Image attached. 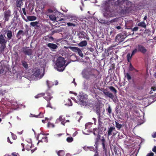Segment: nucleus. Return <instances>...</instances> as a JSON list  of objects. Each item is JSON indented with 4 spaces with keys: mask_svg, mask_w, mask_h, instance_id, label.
Returning a JSON list of instances; mask_svg holds the SVG:
<instances>
[{
    "mask_svg": "<svg viewBox=\"0 0 156 156\" xmlns=\"http://www.w3.org/2000/svg\"><path fill=\"white\" fill-rule=\"evenodd\" d=\"M115 6V9L113 10L109 8L110 4H113L115 0H107L102 2L101 7V9L104 16L108 18L115 16V12H117L121 14H124L126 12L127 7H125V5H128L131 2L127 0H117Z\"/></svg>",
    "mask_w": 156,
    "mask_h": 156,
    "instance_id": "obj_1",
    "label": "nucleus"
},
{
    "mask_svg": "<svg viewBox=\"0 0 156 156\" xmlns=\"http://www.w3.org/2000/svg\"><path fill=\"white\" fill-rule=\"evenodd\" d=\"M66 62L64 58L60 57L58 58L54 68L58 71L62 72L67 64L65 65Z\"/></svg>",
    "mask_w": 156,
    "mask_h": 156,
    "instance_id": "obj_2",
    "label": "nucleus"
},
{
    "mask_svg": "<svg viewBox=\"0 0 156 156\" xmlns=\"http://www.w3.org/2000/svg\"><path fill=\"white\" fill-rule=\"evenodd\" d=\"M96 70L91 68H86L82 71L83 77L86 79L90 78L91 76H95V73Z\"/></svg>",
    "mask_w": 156,
    "mask_h": 156,
    "instance_id": "obj_3",
    "label": "nucleus"
},
{
    "mask_svg": "<svg viewBox=\"0 0 156 156\" xmlns=\"http://www.w3.org/2000/svg\"><path fill=\"white\" fill-rule=\"evenodd\" d=\"M78 97V100H79L78 101V102L74 98H72V99L76 103H78L83 106H86L87 105V103L85 101V98L83 95H79Z\"/></svg>",
    "mask_w": 156,
    "mask_h": 156,
    "instance_id": "obj_4",
    "label": "nucleus"
},
{
    "mask_svg": "<svg viewBox=\"0 0 156 156\" xmlns=\"http://www.w3.org/2000/svg\"><path fill=\"white\" fill-rule=\"evenodd\" d=\"M108 137L112 136V137L115 136L119 132L117 131L114 126H110L108 129L107 131Z\"/></svg>",
    "mask_w": 156,
    "mask_h": 156,
    "instance_id": "obj_5",
    "label": "nucleus"
},
{
    "mask_svg": "<svg viewBox=\"0 0 156 156\" xmlns=\"http://www.w3.org/2000/svg\"><path fill=\"white\" fill-rule=\"evenodd\" d=\"M45 67V64H44L43 65L42 67L41 68V69H38L36 70V71L34 72V75L36 77H38L39 79L41 78L43 76L44 74L42 73L41 75H40V73H41V71L44 72V69Z\"/></svg>",
    "mask_w": 156,
    "mask_h": 156,
    "instance_id": "obj_6",
    "label": "nucleus"
},
{
    "mask_svg": "<svg viewBox=\"0 0 156 156\" xmlns=\"http://www.w3.org/2000/svg\"><path fill=\"white\" fill-rule=\"evenodd\" d=\"M137 48L138 49V52H141L143 54H145L147 52V50L142 45L140 44L138 45Z\"/></svg>",
    "mask_w": 156,
    "mask_h": 156,
    "instance_id": "obj_7",
    "label": "nucleus"
},
{
    "mask_svg": "<svg viewBox=\"0 0 156 156\" xmlns=\"http://www.w3.org/2000/svg\"><path fill=\"white\" fill-rule=\"evenodd\" d=\"M10 11L8 10L5 11L4 13V18L3 19L5 21H8L9 20V17L11 16Z\"/></svg>",
    "mask_w": 156,
    "mask_h": 156,
    "instance_id": "obj_8",
    "label": "nucleus"
},
{
    "mask_svg": "<svg viewBox=\"0 0 156 156\" xmlns=\"http://www.w3.org/2000/svg\"><path fill=\"white\" fill-rule=\"evenodd\" d=\"M65 121V118L63 115H60L59 118L57 119L55 122L56 123H58L60 122H61V124L62 125L64 126Z\"/></svg>",
    "mask_w": 156,
    "mask_h": 156,
    "instance_id": "obj_9",
    "label": "nucleus"
},
{
    "mask_svg": "<svg viewBox=\"0 0 156 156\" xmlns=\"http://www.w3.org/2000/svg\"><path fill=\"white\" fill-rule=\"evenodd\" d=\"M104 109L103 108L100 107H98L96 108V112L98 116L100 117L102 116L103 112H104Z\"/></svg>",
    "mask_w": 156,
    "mask_h": 156,
    "instance_id": "obj_10",
    "label": "nucleus"
},
{
    "mask_svg": "<svg viewBox=\"0 0 156 156\" xmlns=\"http://www.w3.org/2000/svg\"><path fill=\"white\" fill-rule=\"evenodd\" d=\"M23 51L26 55H32L33 51L31 49L25 47L23 48Z\"/></svg>",
    "mask_w": 156,
    "mask_h": 156,
    "instance_id": "obj_11",
    "label": "nucleus"
},
{
    "mask_svg": "<svg viewBox=\"0 0 156 156\" xmlns=\"http://www.w3.org/2000/svg\"><path fill=\"white\" fill-rule=\"evenodd\" d=\"M125 39L124 36L122 34H118L116 37L115 40L116 41H119V42H121L124 41Z\"/></svg>",
    "mask_w": 156,
    "mask_h": 156,
    "instance_id": "obj_12",
    "label": "nucleus"
},
{
    "mask_svg": "<svg viewBox=\"0 0 156 156\" xmlns=\"http://www.w3.org/2000/svg\"><path fill=\"white\" fill-rule=\"evenodd\" d=\"M103 93L106 95L109 98L113 99V101L114 102H115L116 101L115 98H114V96L112 93H110L109 91H104Z\"/></svg>",
    "mask_w": 156,
    "mask_h": 156,
    "instance_id": "obj_13",
    "label": "nucleus"
},
{
    "mask_svg": "<svg viewBox=\"0 0 156 156\" xmlns=\"http://www.w3.org/2000/svg\"><path fill=\"white\" fill-rule=\"evenodd\" d=\"M47 46L51 49H55L58 47L55 44L49 43L47 44Z\"/></svg>",
    "mask_w": 156,
    "mask_h": 156,
    "instance_id": "obj_14",
    "label": "nucleus"
},
{
    "mask_svg": "<svg viewBox=\"0 0 156 156\" xmlns=\"http://www.w3.org/2000/svg\"><path fill=\"white\" fill-rule=\"evenodd\" d=\"M7 41L5 40L2 34L0 35V44H6Z\"/></svg>",
    "mask_w": 156,
    "mask_h": 156,
    "instance_id": "obj_15",
    "label": "nucleus"
},
{
    "mask_svg": "<svg viewBox=\"0 0 156 156\" xmlns=\"http://www.w3.org/2000/svg\"><path fill=\"white\" fill-rule=\"evenodd\" d=\"M66 17L68 19H70V21L74 20L73 22H75V20H76V18L74 15L71 14H68L66 15Z\"/></svg>",
    "mask_w": 156,
    "mask_h": 156,
    "instance_id": "obj_16",
    "label": "nucleus"
},
{
    "mask_svg": "<svg viewBox=\"0 0 156 156\" xmlns=\"http://www.w3.org/2000/svg\"><path fill=\"white\" fill-rule=\"evenodd\" d=\"M27 18L28 20L29 21H33L36 20L37 19V17L34 16H28L27 17Z\"/></svg>",
    "mask_w": 156,
    "mask_h": 156,
    "instance_id": "obj_17",
    "label": "nucleus"
},
{
    "mask_svg": "<svg viewBox=\"0 0 156 156\" xmlns=\"http://www.w3.org/2000/svg\"><path fill=\"white\" fill-rule=\"evenodd\" d=\"M69 48L72 51L75 52H78L80 48L75 47H69Z\"/></svg>",
    "mask_w": 156,
    "mask_h": 156,
    "instance_id": "obj_18",
    "label": "nucleus"
},
{
    "mask_svg": "<svg viewBox=\"0 0 156 156\" xmlns=\"http://www.w3.org/2000/svg\"><path fill=\"white\" fill-rule=\"evenodd\" d=\"M48 137L46 136H44V137H42L41 140H38V142L37 143V144H38L39 142H44L47 143V142H48Z\"/></svg>",
    "mask_w": 156,
    "mask_h": 156,
    "instance_id": "obj_19",
    "label": "nucleus"
},
{
    "mask_svg": "<svg viewBox=\"0 0 156 156\" xmlns=\"http://www.w3.org/2000/svg\"><path fill=\"white\" fill-rule=\"evenodd\" d=\"M87 44V42L86 41H83L80 43L78 45L79 46L83 47L86 46Z\"/></svg>",
    "mask_w": 156,
    "mask_h": 156,
    "instance_id": "obj_20",
    "label": "nucleus"
},
{
    "mask_svg": "<svg viewBox=\"0 0 156 156\" xmlns=\"http://www.w3.org/2000/svg\"><path fill=\"white\" fill-rule=\"evenodd\" d=\"M138 26L140 27H143L145 28L146 27V25L144 21H142L139 23L138 24Z\"/></svg>",
    "mask_w": 156,
    "mask_h": 156,
    "instance_id": "obj_21",
    "label": "nucleus"
},
{
    "mask_svg": "<svg viewBox=\"0 0 156 156\" xmlns=\"http://www.w3.org/2000/svg\"><path fill=\"white\" fill-rule=\"evenodd\" d=\"M46 83L47 86L48 88L51 87L54 85V83L50 81H47Z\"/></svg>",
    "mask_w": 156,
    "mask_h": 156,
    "instance_id": "obj_22",
    "label": "nucleus"
},
{
    "mask_svg": "<svg viewBox=\"0 0 156 156\" xmlns=\"http://www.w3.org/2000/svg\"><path fill=\"white\" fill-rule=\"evenodd\" d=\"M7 35L8 38L9 40L11 39L12 36V33L11 30L7 31Z\"/></svg>",
    "mask_w": 156,
    "mask_h": 156,
    "instance_id": "obj_23",
    "label": "nucleus"
},
{
    "mask_svg": "<svg viewBox=\"0 0 156 156\" xmlns=\"http://www.w3.org/2000/svg\"><path fill=\"white\" fill-rule=\"evenodd\" d=\"M49 18L51 20L53 21H55L56 20V17L55 15L51 14L49 15Z\"/></svg>",
    "mask_w": 156,
    "mask_h": 156,
    "instance_id": "obj_24",
    "label": "nucleus"
},
{
    "mask_svg": "<svg viewBox=\"0 0 156 156\" xmlns=\"http://www.w3.org/2000/svg\"><path fill=\"white\" fill-rule=\"evenodd\" d=\"M115 127L118 130H120L122 127V125L121 124H119L118 122L116 121H115Z\"/></svg>",
    "mask_w": 156,
    "mask_h": 156,
    "instance_id": "obj_25",
    "label": "nucleus"
},
{
    "mask_svg": "<svg viewBox=\"0 0 156 156\" xmlns=\"http://www.w3.org/2000/svg\"><path fill=\"white\" fill-rule=\"evenodd\" d=\"M101 141L102 142V145L103 147V149H104V150L105 151H106V148L105 147V140L104 139V137H102L101 139Z\"/></svg>",
    "mask_w": 156,
    "mask_h": 156,
    "instance_id": "obj_26",
    "label": "nucleus"
},
{
    "mask_svg": "<svg viewBox=\"0 0 156 156\" xmlns=\"http://www.w3.org/2000/svg\"><path fill=\"white\" fill-rule=\"evenodd\" d=\"M22 35L23 36L24 35V33L23 31L20 30L19 31L17 34V37L18 38H20L21 36L20 35Z\"/></svg>",
    "mask_w": 156,
    "mask_h": 156,
    "instance_id": "obj_27",
    "label": "nucleus"
},
{
    "mask_svg": "<svg viewBox=\"0 0 156 156\" xmlns=\"http://www.w3.org/2000/svg\"><path fill=\"white\" fill-rule=\"evenodd\" d=\"M65 154L64 151L63 150L59 151L57 152V154L58 156H64Z\"/></svg>",
    "mask_w": 156,
    "mask_h": 156,
    "instance_id": "obj_28",
    "label": "nucleus"
},
{
    "mask_svg": "<svg viewBox=\"0 0 156 156\" xmlns=\"http://www.w3.org/2000/svg\"><path fill=\"white\" fill-rule=\"evenodd\" d=\"M92 125V123L90 122H89L86 123L85 125V129H88L90 128Z\"/></svg>",
    "mask_w": 156,
    "mask_h": 156,
    "instance_id": "obj_29",
    "label": "nucleus"
},
{
    "mask_svg": "<svg viewBox=\"0 0 156 156\" xmlns=\"http://www.w3.org/2000/svg\"><path fill=\"white\" fill-rule=\"evenodd\" d=\"M39 24L38 22H34L30 23V25L34 27H37L38 26V24Z\"/></svg>",
    "mask_w": 156,
    "mask_h": 156,
    "instance_id": "obj_30",
    "label": "nucleus"
},
{
    "mask_svg": "<svg viewBox=\"0 0 156 156\" xmlns=\"http://www.w3.org/2000/svg\"><path fill=\"white\" fill-rule=\"evenodd\" d=\"M87 129H85V130L84 131H83V134L85 135H88L89 134V133L91 132V131L88 129L87 130Z\"/></svg>",
    "mask_w": 156,
    "mask_h": 156,
    "instance_id": "obj_31",
    "label": "nucleus"
},
{
    "mask_svg": "<svg viewBox=\"0 0 156 156\" xmlns=\"http://www.w3.org/2000/svg\"><path fill=\"white\" fill-rule=\"evenodd\" d=\"M133 56V55H132V54H131L130 53H129L127 54L126 56V58L127 61L129 62H130V60Z\"/></svg>",
    "mask_w": 156,
    "mask_h": 156,
    "instance_id": "obj_32",
    "label": "nucleus"
},
{
    "mask_svg": "<svg viewBox=\"0 0 156 156\" xmlns=\"http://www.w3.org/2000/svg\"><path fill=\"white\" fill-rule=\"evenodd\" d=\"M47 94L48 96L47 97L45 96L44 97V98L47 101H49L52 98V97H51V95L48 93H47Z\"/></svg>",
    "mask_w": 156,
    "mask_h": 156,
    "instance_id": "obj_33",
    "label": "nucleus"
},
{
    "mask_svg": "<svg viewBox=\"0 0 156 156\" xmlns=\"http://www.w3.org/2000/svg\"><path fill=\"white\" fill-rule=\"evenodd\" d=\"M22 65L26 69H27L28 67V65L26 62L24 61H22Z\"/></svg>",
    "mask_w": 156,
    "mask_h": 156,
    "instance_id": "obj_34",
    "label": "nucleus"
},
{
    "mask_svg": "<svg viewBox=\"0 0 156 156\" xmlns=\"http://www.w3.org/2000/svg\"><path fill=\"white\" fill-rule=\"evenodd\" d=\"M53 12V11L51 9H48L47 11L45 12V14L47 16L49 15L50 13H52Z\"/></svg>",
    "mask_w": 156,
    "mask_h": 156,
    "instance_id": "obj_35",
    "label": "nucleus"
},
{
    "mask_svg": "<svg viewBox=\"0 0 156 156\" xmlns=\"http://www.w3.org/2000/svg\"><path fill=\"white\" fill-rule=\"evenodd\" d=\"M6 47V44H1L0 47V51L1 52L4 51V50Z\"/></svg>",
    "mask_w": 156,
    "mask_h": 156,
    "instance_id": "obj_36",
    "label": "nucleus"
},
{
    "mask_svg": "<svg viewBox=\"0 0 156 156\" xmlns=\"http://www.w3.org/2000/svg\"><path fill=\"white\" fill-rule=\"evenodd\" d=\"M73 139L72 137H69L66 139V141L69 143L72 142L73 141Z\"/></svg>",
    "mask_w": 156,
    "mask_h": 156,
    "instance_id": "obj_37",
    "label": "nucleus"
},
{
    "mask_svg": "<svg viewBox=\"0 0 156 156\" xmlns=\"http://www.w3.org/2000/svg\"><path fill=\"white\" fill-rule=\"evenodd\" d=\"M93 133L95 135H97L98 134V129L97 128L93 129Z\"/></svg>",
    "mask_w": 156,
    "mask_h": 156,
    "instance_id": "obj_38",
    "label": "nucleus"
},
{
    "mask_svg": "<svg viewBox=\"0 0 156 156\" xmlns=\"http://www.w3.org/2000/svg\"><path fill=\"white\" fill-rule=\"evenodd\" d=\"M22 1L20 0H17L16 1V6L19 7L22 4Z\"/></svg>",
    "mask_w": 156,
    "mask_h": 156,
    "instance_id": "obj_39",
    "label": "nucleus"
},
{
    "mask_svg": "<svg viewBox=\"0 0 156 156\" xmlns=\"http://www.w3.org/2000/svg\"><path fill=\"white\" fill-rule=\"evenodd\" d=\"M109 89L112 91L114 93H116L117 92V91L113 87L111 86L109 87Z\"/></svg>",
    "mask_w": 156,
    "mask_h": 156,
    "instance_id": "obj_40",
    "label": "nucleus"
},
{
    "mask_svg": "<svg viewBox=\"0 0 156 156\" xmlns=\"http://www.w3.org/2000/svg\"><path fill=\"white\" fill-rule=\"evenodd\" d=\"M138 51V49L136 48L134 49L132 51V55H133L135 54Z\"/></svg>",
    "mask_w": 156,
    "mask_h": 156,
    "instance_id": "obj_41",
    "label": "nucleus"
},
{
    "mask_svg": "<svg viewBox=\"0 0 156 156\" xmlns=\"http://www.w3.org/2000/svg\"><path fill=\"white\" fill-rule=\"evenodd\" d=\"M55 125L53 123L50 122H48V127H52L54 128L55 127Z\"/></svg>",
    "mask_w": 156,
    "mask_h": 156,
    "instance_id": "obj_42",
    "label": "nucleus"
},
{
    "mask_svg": "<svg viewBox=\"0 0 156 156\" xmlns=\"http://www.w3.org/2000/svg\"><path fill=\"white\" fill-rule=\"evenodd\" d=\"M125 77L128 80L131 79V77L129 73H127L125 75Z\"/></svg>",
    "mask_w": 156,
    "mask_h": 156,
    "instance_id": "obj_43",
    "label": "nucleus"
},
{
    "mask_svg": "<svg viewBox=\"0 0 156 156\" xmlns=\"http://www.w3.org/2000/svg\"><path fill=\"white\" fill-rule=\"evenodd\" d=\"M79 54V55L81 56L82 57H83V54L82 51L80 49V50H79L77 52Z\"/></svg>",
    "mask_w": 156,
    "mask_h": 156,
    "instance_id": "obj_44",
    "label": "nucleus"
},
{
    "mask_svg": "<svg viewBox=\"0 0 156 156\" xmlns=\"http://www.w3.org/2000/svg\"><path fill=\"white\" fill-rule=\"evenodd\" d=\"M44 95V94L43 93H41L37 94V95L35 96V98H38Z\"/></svg>",
    "mask_w": 156,
    "mask_h": 156,
    "instance_id": "obj_45",
    "label": "nucleus"
},
{
    "mask_svg": "<svg viewBox=\"0 0 156 156\" xmlns=\"http://www.w3.org/2000/svg\"><path fill=\"white\" fill-rule=\"evenodd\" d=\"M43 116L44 115L41 112L39 115H36L35 117L37 118H42L43 117Z\"/></svg>",
    "mask_w": 156,
    "mask_h": 156,
    "instance_id": "obj_46",
    "label": "nucleus"
},
{
    "mask_svg": "<svg viewBox=\"0 0 156 156\" xmlns=\"http://www.w3.org/2000/svg\"><path fill=\"white\" fill-rule=\"evenodd\" d=\"M92 87H93V86H92ZM88 88H89V89L90 90L91 92H95V88H94L93 87H90L89 86L88 87Z\"/></svg>",
    "mask_w": 156,
    "mask_h": 156,
    "instance_id": "obj_47",
    "label": "nucleus"
},
{
    "mask_svg": "<svg viewBox=\"0 0 156 156\" xmlns=\"http://www.w3.org/2000/svg\"><path fill=\"white\" fill-rule=\"evenodd\" d=\"M118 133H119V134L118 135V137L119 139H121L123 137V135L122 134H120L119 132Z\"/></svg>",
    "mask_w": 156,
    "mask_h": 156,
    "instance_id": "obj_48",
    "label": "nucleus"
},
{
    "mask_svg": "<svg viewBox=\"0 0 156 156\" xmlns=\"http://www.w3.org/2000/svg\"><path fill=\"white\" fill-rule=\"evenodd\" d=\"M67 24L68 26H75V24L73 23H67Z\"/></svg>",
    "mask_w": 156,
    "mask_h": 156,
    "instance_id": "obj_49",
    "label": "nucleus"
},
{
    "mask_svg": "<svg viewBox=\"0 0 156 156\" xmlns=\"http://www.w3.org/2000/svg\"><path fill=\"white\" fill-rule=\"evenodd\" d=\"M156 90V87H152L151 90L150 92V94H152L153 93V91H155Z\"/></svg>",
    "mask_w": 156,
    "mask_h": 156,
    "instance_id": "obj_50",
    "label": "nucleus"
},
{
    "mask_svg": "<svg viewBox=\"0 0 156 156\" xmlns=\"http://www.w3.org/2000/svg\"><path fill=\"white\" fill-rule=\"evenodd\" d=\"M138 27H135L134 28H133L131 29L132 31H136L138 30Z\"/></svg>",
    "mask_w": 156,
    "mask_h": 156,
    "instance_id": "obj_51",
    "label": "nucleus"
},
{
    "mask_svg": "<svg viewBox=\"0 0 156 156\" xmlns=\"http://www.w3.org/2000/svg\"><path fill=\"white\" fill-rule=\"evenodd\" d=\"M134 68L133 67V66L131 64V63H130L129 67V69L130 71H132L134 69Z\"/></svg>",
    "mask_w": 156,
    "mask_h": 156,
    "instance_id": "obj_52",
    "label": "nucleus"
},
{
    "mask_svg": "<svg viewBox=\"0 0 156 156\" xmlns=\"http://www.w3.org/2000/svg\"><path fill=\"white\" fill-rule=\"evenodd\" d=\"M151 33L150 30L149 29H146L144 31V33L146 34H149Z\"/></svg>",
    "mask_w": 156,
    "mask_h": 156,
    "instance_id": "obj_53",
    "label": "nucleus"
},
{
    "mask_svg": "<svg viewBox=\"0 0 156 156\" xmlns=\"http://www.w3.org/2000/svg\"><path fill=\"white\" fill-rule=\"evenodd\" d=\"M11 133L12 135V138L14 140L16 139L17 138L16 136L14 135L13 133L12 132H11Z\"/></svg>",
    "mask_w": 156,
    "mask_h": 156,
    "instance_id": "obj_54",
    "label": "nucleus"
},
{
    "mask_svg": "<svg viewBox=\"0 0 156 156\" xmlns=\"http://www.w3.org/2000/svg\"><path fill=\"white\" fill-rule=\"evenodd\" d=\"M100 20H98L99 22L102 23V24H105L106 23L105 21L104 20L100 19Z\"/></svg>",
    "mask_w": 156,
    "mask_h": 156,
    "instance_id": "obj_55",
    "label": "nucleus"
},
{
    "mask_svg": "<svg viewBox=\"0 0 156 156\" xmlns=\"http://www.w3.org/2000/svg\"><path fill=\"white\" fill-rule=\"evenodd\" d=\"M108 112L109 114H110L112 112V109L111 108L110 106H109L108 107V108L107 109Z\"/></svg>",
    "mask_w": 156,
    "mask_h": 156,
    "instance_id": "obj_56",
    "label": "nucleus"
},
{
    "mask_svg": "<svg viewBox=\"0 0 156 156\" xmlns=\"http://www.w3.org/2000/svg\"><path fill=\"white\" fill-rule=\"evenodd\" d=\"M87 148H88L89 150L90 151H94V147H88Z\"/></svg>",
    "mask_w": 156,
    "mask_h": 156,
    "instance_id": "obj_57",
    "label": "nucleus"
},
{
    "mask_svg": "<svg viewBox=\"0 0 156 156\" xmlns=\"http://www.w3.org/2000/svg\"><path fill=\"white\" fill-rule=\"evenodd\" d=\"M68 101H69V102H70V104L69 103L68 104V105L69 106H72V104L71 101L69 99H68Z\"/></svg>",
    "mask_w": 156,
    "mask_h": 156,
    "instance_id": "obj_58",
    "label": "nucleus"
},
{
    "mask_svg": "<svg viewBox=\"0 0 156 156\" xmlns=\"http://www.w3.org/2000/svg\"><path fill=\"white\" fill-rule=\"evenodd\" d=\"M154 153L152 152H151L148 154L146 156H153L154 155Z\"/></svg>",
    "mask_w": 156,
    "mask_h": 156,
    "instance_id": "obj_59",
    "label": "nucleus"
},
{
    "mask_svg": "<svg viewBox=\"0 0 156 156\" xmlns=\"http://www.w3.org/2000/svg\"><path fill=\"white\" fill-rule=\"evenodd\" d=\"M49 119H48V118H45V120H42V121L43 123H45V121L46 120L48 121Z\"/></svg>",
    "mask_w": 156,
    "mask_h": 156,
    "instance_id": "obj_60",
    "label": "nucleus"
},
{
    "mask_svg": "<svg viewBox=\"0 0 156 156\" xmlns=\"http://www.w3.org/2000/svg\"><path fill=\"white\" fill-rule=\"evenodd\" d=\"M152 151L156 153V146H155L152 149Z\"/></svg>",
    "mask_w": 156,
    "mask_h": 156,
    "instance_id": "obj_61",
    "label": "nucleus"
},
{
    "mask_svg": "<svg viewBox=\"0 0 156 156\" xmlns=\"http://www.w3.org/2000/svg\"><path fill=\"white\" fill-rule=\"evenodd\" d=\"M90 2L93 3H96L97 2V0H90Z\"/></svg>",
    "mask_w": 156,
    "mask_h": 156,
    "instance_id": "obj_62",
    "label": "nucleus"
},
{
    "mask_svg": "<svg viewBox=\"0 0 156 156\" xmlns=\"http://www.w3.org/2000/svg\"><path fill=\"white\" fill-rule=\"evenodd\" d=\"M47 107H50L51 108H52V107L51 106V105H50V103L49 102H48V104H47Z\"/></svg>",
    "mask_w": 156,
    "mask_h": 156,
    "instance_id": "obj_63",
    "label": "nucleus"
},
{
    "mask_svg": "<svg viewBox=\"0 0 156 156\" xmlns=\"http://www.w3.org/2000/svg\"><path fill=\"white\" fill-rule=\"evenodd\" d=\"M22 10H23V13L24 14V15H26V12L25 11V9L24 8H23L22 9Z\"/></svg>",
    "mask_w": 156,
    "mask_h": 156,
    "instance_id": "obj_64",
    "label": "nucleus"
}]
</instances>
